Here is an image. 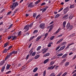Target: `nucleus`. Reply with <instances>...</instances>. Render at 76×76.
I'll return each mask as SVG.
<instances>
[{"label":"nucleus","mask_w":76,"mask_h":76,"mask_svg":"<svg viewBox=\"0 0 76 76\" xmlns=\"http://www.w3.org/2000/svg\"><path fill=\"white\" fill-rule=\"evenodd\" d=\"M66 21H64L63 23V26L64 28H65V27H66Z\"/></svg>","instance_id":"412c9836"},{"label":"nucleus","mask_w":76,"mask_h":76,"mask_svg":"<svg viewBox=\"0 0 76 76\" xmlns=\"http://www.w3.org/2000/svg\"><path fill=\"white\" fill-rule=\"evenodd\" d=\"M40 16L41 15L39 14L37 16H36V19H37L39 18Z\"/></svg>","instance_id":"e433bc0d"},{"label":"nucleus","mask_w":76,"mask_h":76,"mask_svg":"<svg viewBox=\"0 0 76 76\" xmlns=\"http://www.w3.org/2000/svg\"><path fill=\"white\" fill-rule=\"evenodd\" d=\"M33 3H31L28 6V7H34V5H32Z\"/></svg>","instance_id":"9d476101"},{"label":"nucleus","mask_w":76,"mask_h":76,"mask_svg":"<svg viewBox=\"0 0 76 76\" xmlns=\"http://www.w3.org/2000/svg\"><path fill=\"white\" fill-rule=\"evenodd\" d=\"M29 54H28L26 57V59H28V58H29Z\"/></svg>","instance_id":"e2e57ef3"},{"label":"nucleus","mask_w":76,"mask_h":76,"mask_svg":"<svg viewBox=\"0 0 76 76\" xmlns=\"http://www.w3.org/2000/svg\"><path fill=\"white\" fill-rule=\"evenodd\" d=\"M7 52V49H5V50L3 51V53H6Z\"/></svg>","instance_id":"bb28decb"},{"label":"nucleus","mask_w":76,"mask_h":76,"mask_svg":"<svg viewBox=\"0 0 76 76\" xmlns=\"http://www.w3.org/2000/svg\"><path fill=\"white\" fill-rule=\"evenodd\" d=\"M4 69H5V66H3L2 67L1 69V72H4Z\"/></svg>","instance_id":"aec40b11"},{"label":"nucleus","mask_w":76,"mask_h":76,"mask_svg":"<svg viewBox=\"0 0 76 76\" xmlns=\"http://www.w3.org/2000/svg\"><path fill=\"white\" fill-rule=\"evenodd\" d=\"M63 53H60L57 55V56H63Z\"/></svg>","instance_id":"864d4df0"},{"label":"nucleus","mask_w":76,"mask_h":76,"mask_svg":"<svg viewBox=\"0 0 76 76\" xmlns=\"http://www.w3.org/2000/svg\"><path fill=\"white\" fill-rule=\"evenodd\" d=\"M68 16H69L68 14L66 15H65L62 18L65 19V18H66V19H68Z\"/></svg>","instance_id":"6e6552de"},{"label":"nucleus","mask_w":76,"mask_h":76,"mask_svg":"<svg viewBox=\"0 0 76 76\" xmlns=\"http://www.w3.org/2000/svg\"><path fill=\"white\" fill-rule=\"evenodd\" d=\"M41 48V46H39L38 48H37V51H39L40 49Z\"/></svg>","instance_id":"7c9ffc66"},{"label":"nucleus","mask_w":76,"mask_h":76,"mask_svg":"<svg viewBox=\"0 0 76 76\" xmlns=\"http://www.w3.org/2000/svg\"><path fill=\"white\" fill-rule=\"evenodd\" d=\"M34 37H35V36H32L31 37V38L30 39V41H31V40H32V39H33Z\"/></svg>","instance_id":"de8ad7c7"},{"label":"nucleus","mask_w":76,"mask_h":76,"mask_svg":"<svg viewBox=\"0 0 76 76\" xmlns=\"http://www.w3.org/2000/svg\"><path fill=\"white\" fill-rule=\"evenodd\" d=\"M12 41H13L15 39H16L17 38V37L16 35H15L14 36H13V37L12 38Z\"/></svg>","instance_id":"4be33fe9"},{"label":"nucleus","mask_w":76,"mask_h":76,"mask_svg":"<svg viewBox=\"0 0 76 76\" xmlns=\"http://www.w3.org/2000/svg\"><path fill=\"white\" fill-rule=\"evenodd\" d=\"M66 47V46L64 45L63 46H62V47L60 48V50H63L64 49V48Z\"/></svg>","instance_id":"a878e982"},{"label":"nucleus","mask_w":76,"mask_h":76,"mask_svg":"<svg viewBox=\"0 0 76 76\" xmlns=\"http://www.w3.org/2000/svg\"><path fill=\"white\" fill-rule=\"evenodd\" d=\"M75 72H76V69L74 71L72 72V74H73V73H75Z\"/></svg>","instance_id":"774afa93"},{"label":"nucleus","mask_w":76,"mask_h":76,"mask_svg":"<svg viewBox=\"0 0 76 76\" xmlns=\"http://www.w3.org/2000/svg\"><path fill=\"white\" fill-rule=\"evenodd\" d=\"M70 26V23H68L66 26V28L68 29L69 28V27Z\"/></svg>","instance_id":"a211bd4d"},{"label":"nucleus","mask_w":76,"mask_h":76,"mask_svg":"<svg viewBox=\"0 0 76 76\" xmlns=\"http://www.w3.org/2000/svg\"><path fill=\"white\" fill-rule=\"evenodd\" d=\"M13 26V24H11L8 27V29H10Z\"/></svg>","instance_id":"79ce46f5"},{"label":"nucleus","mask_w":76,"mask_h":76,"mask_svg":"<svg viewBox=\"0 0 76 76\" xmlns=\"http://www.w3.org/2000/svg\"><path fill=\"white\" fill-rule=\"evenodd\" d=\"M55 66H56V65H55L53 67V66H49L47 69V70H50L51 69H54V67H55Z\"/></svg>","instance_id":"423d86ee"},{"label":"nucleus","mask_w":76,"mask_h":76,"mask_svg":"<svg viewBox=\"0 0 76 76\" xmlns=\"http://www.w3.org/2000/svg\"><path fill=\"white\" fill-rule=\"evenodd\" d=\"M19 5V3L18 2H16L13 3L12 5H11L10 6V7L11 9V10H13L14 9H15V8L18 6Z\"/></svg>","instance_id":"f03ea898"},{"label":"nucleus","mask_w":76,"mask_h":76,"mask_svg":"<svg viewBox=\"0 0 76 76\" xmlns=\"http://www.w3.org/2000/svg\"><path fill=\"white\" fill-rule=\"evenodd\" d=\"M40 28L42 29H44L45 28V23H42L40 25Z\"/></svg>","instance_id":"39448f33"},{"label":"nucleus","mask_w":76,"mask_h":76,"mask_svg":"<svg viewBox=\"0 0 76 76\" xmlns=\"http://www.w3.org/2000/svg\"><path fill=\"white\" fill-rule=\"evenodd\" d=\"M66 59H64L62 61V63H63L64 62H65V61H66Z\"/></svg>","instance_id":"4d7b16f0"},{"label":"nucleus","mask_w":76,"mask_h":76,"mask_svg":"<svg viewBox=\"0 0 76 76\" xmlns=\"http://www.w3.org/2000/svg\"><path fill=\"white\" fill-rule=\"evenodd\" d=\"M74 44V42H72L71 44H69V46H70V45H73Z\"/></svg>","instance_id":"13d9d810"},{"label":"nucleus","mask_w":76,"mask_h":76,"mask_svg":"<svg viewBox=\"0 0 76 76\" xmlns=\"http://www.w3.org/2000/svg\"><path fill=\"white\" fill-rule=\"evenodd\" d=\"M60 46L57 47L56 49V50L57 51V50H58V49H59V48H60Z\"/></svg>","instance_id":"6e6d98bb"},{"label":"nucleus","mask_w":76,"mask_h":76,"mask_svg":"<svg viewBox=\"0 0 76 76\" xmlns=\"http://www.w3.org/2000/svg\"><path fill=\"white\" fill-rule=\"evenodd\" d=\"M11 66V65L9 64H7V66L6 69H9V68L10 67V66Z\"/></svg>","instance_id":"dca6fc26"},{"label":"nucleus","mask_w":76,"mask_h":76,"mask_svg":"<svg viewBox=\"0 0 76 76\" xmlns=\"http://www.w3.org/2000/svg\"><path fill=\"white\" fill-rule=\"evenodd\" d=\"M69 7H66V8L64 9L63 11L64 14H66L68 12V11H69Z\"/></svg>","instance_id":"20e7f679"},{"label":"nucleus","mask_w":76,"mask_h":76,"mask_svg":"<svg viewBox=\"0 0 76 76\" xmlns=\"http://www.w3.org/2000/svg\"><path fill=\"white\" fill-rule=\"evenodd\" d=\"M54 37H55L54 36L51 37L50 38V40H53V39L54 38Z\"/></svg>","instance_id":"c03bdc74"},{"label":"nucleus","mask_w":76,"mask_h":76,"mask_svg":"<svg viewBox=\"0 0 76 76\" xmlns=\"http://www.w3.org/2000/svg\"><path fill=\"white\" fill-rule=\"evenodd\" d=\"M48 7H46L45 8H43V11H42V12L44 13V12H45V11L47 10V8H48Z\"/></svg>","instance_id":"1a4fd4ad"},{"label":"nucleus","mask_w":76,"mask_h":76,"mask_svg":"<svg viewBox=\"0 0 76 76\" xmlns=\"http://www.w3.org/2000/svg\"><path fill=\"white\" fill-rule=\"evenodd\" d=\"M49 60H50V59L49 58H48L45 60L43 62L44 64H46V63H47L49 61Z\"/></svg>","instance_id":"0eeeda50"},{"label":"nucleus","mask_w":76,"mask_h":76,"mask_svg":"<svg viewBox=\"0 0 76 76\" xmlns=\"http://www.w3.org/2000/svg\"><path fill=\"white\" fill-rule=\"evenodd\" d=\"M49 76H56V75L55 73L54 72L52 73Z\"/></svg>","instance_id":"c85d7f7f"},{"label":"nucleus","mask_w":76,"mask_h":76,"mask_svg":"<svg viewBox=\"0 0 76 76\" xmlns=\"http://www.w3.org/2000/svg\"><path fill=\"white\" fill-rule=\"evenodd\" d=\"M56 17L57 18H58L59 17V14H58L56 15Z\"/></svg>","instance_id":"69168bd1"},{"label":"nucleus","mask_w":76,"mask_h":76,"mask_svg":"<svg viewBox=\"0 0 76 76\" xmlns=\"http://www.w3.org/2000/svg\"><path fill=\"white\" fill-rule=\"evenodd\" d=\"M65 44H66V42H63L61 44V45H65Z\"/></svg>","instance_id":"473e14b6"},{"label":"nucleus","mask_w":76,"mask_h":76,"mask_svg":"<svg viewBox=\"0 0 76 76\" xmlns=\"http://www.w3.org/2000/svg\"><path fill=\"white\" fill-rule=\"evenodd\" d=\"M29 53H30V56H32V53H33V51H32V49H31L29 51Z\"/></svg>","instance_id":"9b49d317"},{"label":"nucleus","mask_w":76,"mask_h":76,"mask_svg":"<svg viewBox=\"0 0 76 76\" xmlns=\"http://www.w3.org/2000/svg\"><path fill=\"white\" fill-rule=\"evenodd\" d=\"M16 54H18V51H14L10 53H8V55H7L5 58V60H7L8 59L10 58V56H12V54H13L15 55Z\"/></svg>","instance_id":"f257e3e1"},{"label":"nucleus","mask_w":76,"mask_h":76,"mask_svg":"<svg viewBox=\"0 0 76 76\" xmlns=\"http://www.w3.org/2000/svg\"><path fill=\"white\" fill-rule=\"evenodd\" d=\"M41 36H39L37 38L36 41H39L40 39H41Z\"/></svg>","instance_id":"b1692460"},{"label":"nucleus","mask_w":76,"mask_h":76,"mask_svg":"<svg viewBox=\"0 0 76 76\" xmlns=\"http://www.w3.org/2000/svg\"><path fill=\"white\" fill-rule=\"evenodd\" d=\"M38 32V31L37 30H35L34 31V32H33V34H36L37 32Z\"/></svg>","instance_id":"8fccbe9b"},{"label":"nucleus","mask_w":76,"mask_h":76,"mask_svg":"<svg viewBox=\"0 0 76 76\" xmlns=\"http://www.w3.org/2000/svg\"><path fill=\"white\" fill-rule=\"evenodd\" d=\"M33 60V58H32L31 59H30L28 61V63H29L30 61H31Z\"/></svg>","instance_id":"5fc2aeb1"},{"label":"nucleus","mask_w":76,"mask_h":76,"mask_svg":"<svg viewBox=\"0 0 76 76\" xmlns=\"http://www.w3.org/2000/svg\"><path fill=\"white\" fill-rule=\"evenodd\" d=\"M73 28V26L72 25L70 26L68 28V29H69V31H71V29H72Z\"/></svg>","instance_id":"2eb2a0df"},{"label":"nucleus","mask_w":76,"mask_h":76,"mask_svg":"<svg viewBox=\"0 0 76 76\" xmlns=\"http://www.w3.org/2000/svg\"><path fill=\"white\" fill-rule=\"evenodd\" d=\"M48 35V33H46L45 34V37H44V39H43V40H45V38H46V37H47V35Z\"/></svg>","instance_id":"4468645a"},{"label":"nucleus","mask_w":76,"mask_h":76,"mask_svg":"<svg viewBox=\"0 0 76 76\" xmlns=\"http://www.w3.org/2000/svg\"><path fill=\"white\" fill-rule=\"evenodd\" d=\"M4 63V61H2L1 62V63L0 64V65L1 66L3 65V64Z\"/></svg>","instance_id":"cd10ccee"},{"label":"nucleus","mask_w":76,"mask_h":76,"mask_svg":"<svg viewBox=\"0 0 76 76\" xmlns=\"http://www.w3.org/2000/svg\"><path fill=\"white\" fill-rule=\"evenodd\" d=\"M60 29L58 28V30L56 31V34H58V32H60Z\"/></svg>","instance_id":"72a5a7b5"},{"label":"nucleus","mask_w":76,"mask_h":76,"mask_svg":"<svg viewBox=\"0 0 76 76\" xmlns=\"http://www.w3.org/2000/svg\"><path fill=\"white\" fill-rule=\"evenodd\" d=\"M45 74H46V71L45 70L43 72V76H45Z\"/></svg>","instance_id":"37998d69"},{"label":"nucleus","mask_w":76,"mask_h":76,"mask_svg":"<svg viewBox=\"0 0 76 76\" xmlns=\"http://www.w3.org/2000/svg\"><path fill=\"white\" fill-rule=\"evenodd\" d=\"M35 54H36V52H34L33 53L32 56H35Z\"/></svg>","instance_id":"4c0bfd02"},{"label":"nucleus","mask_w":76,"mask_h":76,"mask_svg":"<svg viewBox=\"0 0 76 76\" xmlns=\"http://www.w3.org/2000/svg\"><path fill=\"white\" fill-rule=\"evenodd\" d=\"M63 38H62V39H60L59 40V41L60 42H61V41H63Z\"/></svg>","instance_id":"338daca9"},{"label":"nucleus","mask_w":76,"mask_h":76,"mask_svg":"<svg viewBox=\"0 0 76 76\" xmlns=\"http://www.w3.org/2000/svg\"><path fill=\"white\" fill-rule=\"evenodd\" d=\"M63 9V8H62L60 10H59L58 11V12H61L62 10Z\"/></svg>","instance_id":"0e129e2a"},{"label":"nucleus","mask_w":76,"mask_h":76,"mask_svg":"<svg viewBox=\"0 0 76 76\" xmlns=\"http://www.w3.org/2000/svg\"><path fill=\"white\" fill-rule=\"evenodd\" d=\"M22 34V31H20L18 34V36H20L21 35V34Z\"/></svg>","instance_id":"2f4dec72"},{"label":"nucleus","mask_w":76,"mask_h":76,"mask_svg":"<svg viewBox=\"0 0 76 76\" xmlns=\"http://www.w3.org/2000/svg\"><path fill=\"white\" fill-rule=\"evenodd\" d=\"M76 58V54L75 56L72 59L73 60H74V59H75Z\"/></svg>","instance_id":"680f3d73"},{"label":"nucleus","mask_w":76,"mask_h":76,"mask_svg":"<svg viewBox=\"0 0 76 76\" xmlns=\"http://www.w3.org/2000/svg\"><path fill=\"white\" fill-rule=\"evenodd\" d=\"M12 13V11H10L7 13V15H10Z\"/></svg>","instance_id":"ea45409f"},{"label":"nucleus","mask_w":76,"mask_h":76,"mask_svg":"<svg viewBox=\"0 0 76 76\" xmlns=\"http://www.w3.org/2000/svg\"><path fill=\"white\" fill-rule=\"evenodd\" d=\"M50 55V53H46L44 55V56H43V57H47V56H49Z\"/></svg>","instance_id":"393cba45"},{"label":"nucleus","mask_w":76,"mask_h":76,"mask_svg":"<svg viewBox=\"0 0 76 76\" xmlns=\"http://www.w3.org/2000/svg\"><path fill=\"white\" fill-rule=\"evenodd\" d=\"M13 36H9L7 38L8 39H10L12 38H13Z\"/></svg>","instance_id":"c756f323"},{"label":"nucleus","mask_w":76,"mask_h":76,"mask_svg":"<svg viewBox=\"0 0 76 76\" xmlns=\"http://www.w3.org/2000/svg\"><path fill=\"white\" fill-rule=\"evenodd\" d=\"M33 16V18H35L37 16V14L34 13Z\"/></svg>","instance_id":"a19ab883"},{"label":"nucleus","mask_w":76,"mask_h":76,"mask_svg":"<svg viewBox=\"0 0 76 76\" xmlns=\"http://www.w3.org/2000/svg\"><path fill=\"white\" fill-rule=\"evenodd\" d=\"M54 62H53V61H52L50 62V63L49 64V66H51V65H53V64H54Z\"/></svg>","instance_id":"a18cd8bd"},{"label":"nucleus","mask_w":76,"mask_h":76,"mask_svg":"<svg viewBox=\"0 0 76 76\" xmlns=\"http://www.w3.org/2000/svg\"><path fill=\"white\" fill-rule=\"evenodd\" d=\"M45 2H43V3H42L41 4V6H44V5H45Z\"/></svg>","instance_id":"603ef678"},{"label":"nucleus","mask_w":76,"mask_h":76,"mask_svg":"<svg viewBox=\"0 0 76 76\" xmlns=\"http://www.w3.org/2000/svg\"><path fill=\"white\" fill-rule=\"evenodd\" d=\"M9 45V43L8 42H7L5 43L4 44V48H5V47H6L7 45Z\"/></svg>","instance_id":"f8f14e48"},{"label":"nucleus","mask_w":76,"mask_h":76,"mask_svg":"<svg viewBox=\"0 0 76 76\" xmlns=\"http://www.w3.org/2000/svg\"><path fill=\"white\" fill-rule=\"evenodd\" d=\"M67 54H65L62 57V58H66V57H67Z\"/></svg>","instance_id":"5701e85b"},{"label":"nucleus","mask_w":76,"mask_h":76,"mask_svg":"<svg viewBox=\"0 0 76 76\" xmlns=\"http://www.w3.org/2000/svg\"><path fill=\"white\" fill-rule=\"evenodd\" d=\"M29 33H30V32L29 31H28L26 33V35H29Z\"/></svg>","instance_id":"bf43d9fd"},{"label":"nucleus","mask_w":76,"mask_h":76,"mask_svg":"<svg viewBox=\"0 0 76 76\" xmlns=\"http://www.w3.org/2000/svg\"><path fill=\"white\" fill-rule=\"evenodd\" d=\"M40 57V56L39 55H37L36 56H35L34 57V58L35 59H37V58H38L39 57Z\"/></svg>","instance_id":"ddd939ff"},{"label":"nucleus","mask_w":76,"mask_h":76,"mask_svg":"<svg viewBox=\"0 0 76 76\" xmlns=\"http://www.w3.org/2000/svg\"><path fill=\"white\" fill-rule=\"evenodd\" d=\"M18 10H19V8H17L16 10H15L14 11V13H16V12H18Z\"/></svg>","instance_id":"c9c22d12"},{"label":"nucleus","mask_w":76,"mask_h":76,"mask_svg":"<svg viewBox=\"0 0 76 76\" xmlns=\"http://www.w3.org/2000/svg\"><path fill=\"white\" fill-rule=\"evenodd\" d=\"M73 18V16L71 15L69 16V19H72Z\"/></svg>","instance_id":"58836bf2"},{"label":"nucleus","mask_w":76,"mask_h":76,"mask_svg":"<svg viewBox=\"0 0 76 76\" xmlns=\"http://www.w3.org/2000/svg\"><path fill=\"white\" fill-rule=\"evenodd\" d=\"M74 7V5H71L70 6L69 8H70L71 9H72V8H73V7Z\"/></svg>","instance_id":"3c124183"},{"label":"nucleus","mask_w":76,"mask_h":76,"mask_svg":"<svg viewBox=\"0 0 76 76\" xmlns=\"http://www.w3.org/2000/svg\"><path fill=\"white\" fill-rule=\"evenodd\" d=\"M11 72H12V71H8L6 72V74H9V73H11Z\"/></svg>","instance_id":"49530a36"},{"label":"nucleus","mask_w":76,"mask_h":76,"mask_svg":"<svg viewBox=\"0 0 76 76\" xmlns=\"http://www.w3.org/2000/svg\"><path fill=\"white\" fill-rule=\"evenodd\" d=\"M31 45H32V43H31L28 46V48H31Z\"/></svg>","instance_id":"052dcab7"},{"label":"nucleus","mask_w":76,"mask_h":76,"mask_svg":"<svg viewBox=\"0 0 76 76\" xmlns=\"http://www.w3.org/2000/svg\"><path fill=\"white\" fill-rule=\"evenodd\" d=\"M40 1H41L40 0H38L35 2V4L36 5H37L38 3H39Z\"/></svg>","instance_id":"f3484780"},{"label":"nucleus","mask_w":76,"mask_h":76,"mask_svg":"<svg viewBox=\"0 0 76 76\" xmlns=\"http://www.w3.org/2000/svg\"><path fill=\"white\" fill-rule=\"evenodd\" d=\"M67 73L66 72H65L62 75V76H65V75H67Z\"/></svg>","instance_id":"09e8293b"},{"label":"nucleus","mask_w":76,"mask_h":76,"mask_svg":"<svg viewBox=\"0 0 76 76\" xmlns=\"http://www.w3.org/2000/svg\"><path fill=\"white\" fill-rule=\"evenodd\" d=\"M69 62H66L65 65V66L66 67L67 66H69Z\"/></svg>","instance_id":"f704fd0d"},{"label":"nucleus","mask_w":76,"mask_h":76,"mask_svg":"<svg viewBox=\"0 0 76 76\" xmlns=\"http://www.w3.org/2000/svg\"><path fill=\"white\" fill-rule=\"evenodd\" d=\"M37 70H38V68L36 67L33 70V72L35 73V72H37Z\"/></svg>","instance_id":"6ab92c4d"},{"label":"nucleus","mask_w":76,"mask_h":76,"mask_svg":"<svg viewBox=\"0 0 76 76\" xmlns=\"http://www.w3.org/2000/svg\"><path fill=\"white\" fill-rule=\"evenodd\" d=\"M34 22H33L32 23H30V25L27 24L24 27V29H25L26 30H27V31H28V30L29 29V27L31 28V27H32V26H33V25H34Z\"/></svg>","instance_id":"7ed1b4c3"}]
</instances>
